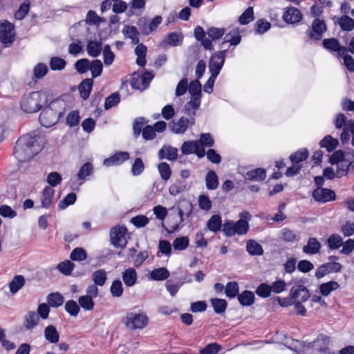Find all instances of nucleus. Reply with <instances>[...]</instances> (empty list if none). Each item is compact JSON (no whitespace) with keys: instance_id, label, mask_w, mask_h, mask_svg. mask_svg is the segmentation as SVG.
I'll return each instance as SVG.
<instances>
[{"instance_id":"2","label":"nucleus","mask_w":354,"mask_h":354,"mask_svg":"<svg viewBox=\"0 0 354 354\" xmlns=\"http://www.w3.org/2000/svg\"><path fill=\"white\" fill-rule=\"evenodd\" d=\"M46 102L45 94L39 91H32L22 97L20 106L24 112L32 113L41 109Z\"/></svg>"},{"instance_id":"48","label":"nucleus","mask_w":354,"mask_h":354,"mask_svg":"<svg viewBox=\"0 0 354 354\" xmlns=\"http://www.w3.org/2000/svg\"><path fill=\"white\" fill-rule=\"evenodd\" d=\"M186 189V183L184 181L176 180L169 189V194L172 196H177L183 193Z\"/></svg>"},{"instance_id":"20","label":"nucleus","mask_w":354,"mask_h":354,"mask_svg":"<svg viewBox=\"0 0 354 354\" xmlns=\"http://www.w3.org/2000/svg\"><path fill=\"white\" fill-rule=\"evenodd\" d=\"M55 196V190L51 187H46L42 192L40 197L41 207L44 208H49L53 202Z\"/></svg>"},{"instance_id":"11","label":"nucleus","mask_w":354,"mask_h":354,"mask_svg":"<svg viewBox=\"0 0 354 354\" xmlns=\"http://www.w3.org/2000/svg\"><path fill=\"white\" fill-rule=\"evenodd\" d=\"M201 144L198 140L185 142L181 147L182 153L183 154L195 153L198 158H203L205 155V151Z\"/></svg>"},{"instance_id":"47","label":"nucleus","mask_w":354,"mask_h":354,"mask_svg":"<svg viewBox=\"0 0 354 354\" xmlns=\"http://www.w3.org/2000/svg\"><path fill=\"white\" fill-rule=\"evenodd\" d=\"M89 70L91 72L92 77L95 78L101 75L103 70V64L100 59H95L90 62Z\"/></svg>"},{"instance_id":"15","label":"nucleus","mask_w":354,"mask_h":354,"mask_svg":"<svg viewBox=\"0 0 354 354\" xmlns=\"http://www.w3.org/2000/svg\"><path fill=\"white\" fill-rule=\"evenodd\" d=\"M315 201L319 203H326L335 199V192L329 189L317 188L313 192Z\"/></svg>"},{"instance_id":"37","label":"nucleus","mask_w":354,"mask_h":354,"mask_svg":"<svg viewBox=\"0 0 354 354\" xmlns=\"http://www.w3.org/2000/svg\"><path fill=\"white\" fill-rule=\"evenodd\" d=\"M102 45L101 41H88L86 46V50L88 55L93 57H98L102 51Z\"/></svg>"},{"instance_id":"61","label":"nucleus","mask_w":354,"mask_h":354,"mask_svg":"<svg viewBox=\"0 0 354 354\" xmlns=\"http://www.w3.org/2000/svg\"><path fill=\"white\" fill-rule=\"evenodd\" d=\"M350 153H344L342 151L339 150L334 152L330 157L329 161L332 165H336L342 161H344L348 158V156Z\"/></svg>"},{"instance_id":"4","label":"nucleus","mask_w":354,"mask_h":354,"mask_svg":"<svg viewBox=\"0 0 354 354\" xmlns=\"http://www.w3.org/2000/svg\"><path fill=\"white\" fill-rule=\"evenodd\" d=\"M125 326L130 330L142 329L148 324V317L143 313H127L122 319Z\"/></svg>"},{"instance_id":"64","label":"nucleus","mask_w":354,"mask_h":354,"mask_svg":"<svg viewBox=\"0 0 354 354\" xmlns=\"http://www.w3.org/2000/svg\"><path fill=\"white\" fill-rule=\"evenodd\" d=\"M77 196L75 193H70L66 196V197L59 202L58 206L60 209L66 208L68 205H73L76 201Z\"/></svg>"},{"instance_id":"39","label":"nucleus","mask_w":354,"mask_h":354,"mask_svg":"<svg viewBox=\"0 0 354 354\" xmlns=\"http://www.w3.org/2000/svg\"><path fill=\"white\" fill-rule=\"evenodd\" d=\"M337 24L344 31H351L354 28V20L346 15H342Z\"/></svg>"},{"instance_id":"63","label":"nucleus","mask_w":354,"mask_h":354,"mask_svg":"<svg viewBox=\"0 0 354 354\" xmlns=\"http://www.w3.org/2000/svg\"><path fill=\"white\" fill-rule=\"evenodd\" d=\"M239 285L236 282H229L225 286V294L229 298H234L239 292Z\"/></svg>"},{"instance_id":"38","label":"nucleus","mask_w":354,"mask_h":354,"mask_svg":"<svg viewBox=\"0 0 354 354\" xmlns=\"http://www.w3.org/2000/svg\"><path fill=\"white\" fill-rule=\"evenodd\" d=\"M339 287V283L335 281H330L326 283H322L319 287V292L323 296H328L330 293L334 290H336Z\"/></svg>"},{"instance_id":"59","label":"nucleus","mask_w":354,"mask_h":354,"mask_svg":"<svg viewBox=\"0 0 354 354\" xmlns=\"http://www.w3.org/2000/svg\"><path fill=\"white\" fill-rule=\"evenodd\" d=\"M110 292L111 295L114 297H120L122 296L123 293V287L121 281H113L110 288Z\"/></svg>"},{"instance_id":"8","label":"nucleus","mask_w":354,"mask_h":354,"mask_svg":"<svg viewBox=\"0 0 354 354\" xmlns=\"http://www.w3.org/2000/svg\"><path fill=\"white\" fill-rule=\"evenodd\" d=\"M126 234L127 228L125 227L115 226L113 227L110 232V239L112 245L118 248H124L127 243Z\"/></svg>"},{"instance_id":"55","label":"nucleus","mask_w":354,"mask_h":354,"mask_svg":"<svg viewBox=\"0 0 354 354\" xmlns=\"http://www.w3.org/2000/svg\"><path fill=\"white\" fill-rule=\"evenodd\" d=\"M328 245L330 249H337L343 244V240L339 234H332L327 240Z\"/></svg>"},{"instance_id":"60","label":"nucleus","mask_w":354,"mask_h":354,"mask_svg":"<svg viewBox=\"0 0 354 354\" xmlns=\"http://www.w3.org/2000/svg\"><path fill=\"white\" fill-rule=\"evenodd\" d=\"M202 86L199 80H195L190 82L188 91L192 96L201 95Z\"/></svg>"},{"instance_id":"21","label":"nucleus","mask_w":354,"mask_h":354,"mask_svg":"<svg viewBox=\"0 0 354 354\" xmlns=\"http://www.w3.org/2000/svg\"><path fill=\"white\" fill-rule=\"evenodd\" d=\"M353 160V155H348V158L344 160V161H342L337 165L336 169V176L338 178L346 176L348 173V171L350 170V168H354V165H352L351 160Z\"/></svg>"},{"instance_id":"18","label":"nucleus","mask_w":354,"mask_h":354,"mask_svg":"<svg viewBox=\"0 0 354 354\" xmlns=\"http://www.w3.org/2000/svg\"><path fill=\"white\" fill-rule=\"evenodd\" d=\"M283 19L288 24H296L301 20L302 15L299 9L290 7L283 12Z\"/></svg>"},{"instance_id":"9","label":"nucleus","mask_w":354,"mask_h":354,"mask_svg":"<svg viewBox=\"0 0 354 354\" xmlns=\"http://www.w3.org/2000/svg\"><path fill=\"white\" fill-rule=\"evenodd\" d=\"M326 30L327 26L324 20L316 18L313 20L311 28L307 30L306 35L313 40L319 41Z\"/></svg>"},{"instance_id":"22","label":"nucleus","mask_w":354,"mask_h":354,"mask_svg":"<svg viewBox=\"0 0 354 354\" xmlns=\"http://www.w3.org/2000/svg\"><path fill=\"white\" fill-rule=\"evenodd\" d=\"M321 244L317 239L310 237L307 241V244L303 247V252L308 254H315L319 252Z\"/></svg>"},{"instance_id":"23","label":"nucleus","mask_w":354,"mask_h":354,"mask_svg":"<svg viewBox=\"0 0 354 354\" xmlns=\"http://www.w3.org/2000/svg\"><path fill=\"white\" fill-rule=\"evenodd\" d=\"M122 277L126 286L131 287L136 283L138 275L134 268H129L122 272Z\"/></svg>"},{"instance_id":"27","label":"nucleus","mask_w":354,"mask_h":354,"mask_svg":"<svg viewBox=\"0 0 354 354\" xmlns=\"http://www.w3.org/2000/svg\"><path fill=\"white\" fill-rule=\"evenodd\" d=\"M93 84V80L91 78H86L80 84L78 88L82 99L86 100L88 98L92 90Z\"/></svg>"},{"instance_id":"28","label":"nucleus","mask_w":354,"mask_h":354,"mask_svg":"<svg viewBox=\"0 0 354 354\" xmlns=\"http://www.w3.org/2000/svg\"><path fill=\"white\" fill-rule=\"evenodd\" d=\"M48 109L53 111L59 118L64 113L65 109V102L60 99H55L46 106Z\"/></svg>"},{"instance_id":"50","label":"nucleus","mask_w":354,"mask_h":354,"mask_svg":"<svg viewBox=\"0 0 354 354\" xmlns=\"http://www.w3.org/2000/svg\"><path fill=\"white\" fill-rule=\"evenodd\" d=\"M189 240L187 236L178 237L173 241V247L175 250L181 251L185 250L189 246Z\"/></svg>"},{"instance_id":"33","label":"nucleus","mask_w":354,"mask_h":354,"mask_svg":"<svg viewBox=\"0 0 354 354\" xmlns=\"http://www.w3.org/2000/svg\"><path fill=\"white\" fill-rule=\"evenodd\" d=\"M206 187L209 190H214L218 185V178L216 172L213 170H209L205 176Z\"/></svg>"},{"instance_id":"29","label":"nucleus","mask_w":354,"mask_h":354,"mask_svg":"<svg viewBox=\"0 0 354 354\" xmlns=\"http://www.w3.org/2000/svg\"><path fill=\"white\" fill-rule=\"evenodd\" d=\"M147 48L143 44H138L135 48V54L137 56L136 64L140 66H145L146 64V55Z\"/></svg>"},{"instance_id":"26","label":"nucleus","mask_w":354,"mask_h":354,"mask_svg":"<svg viewBox=\"0 0 354 354\" xmlns=\"http://www.w3.org/2000/svg\"><path fill=\"white\" fill-rule=\"evenodd\" d=\"M160 159L175 160L178 156V149L170 146H164L158 152Z\"/></svg>"},{"instance_id":"51","label":"nucleus","mask_w":354,"mask_h":354,"mask_svg":"<svg viewBox=\"0 0 354 354\" xmlns=\"http://www.w3.org/2000/svg\"><path fill=\"white\" fill-rule=\"evenodd\" d=\"M49 65L53 71H61L66 67V62L62 58L53 57L50 60Z\"/></svg>"},{"instance_id":"19","label":"nucleus","mask_w":354,"mask_h":354,"mask_svg":"<svg viewBox=\"0 0 354 354\" xmlns=\"http://www.w3.org/2000/svg\"><path fill=\"white\" fill-rule=\"evenodd\" d=\"M195 124V118L181 117L177 123L173 122L172 130L174 133H184L189 126Z\"/></svg>"},{"instance_id":"43","label":"nucleus","mask_w":354,"mask_h":354,"mask_svg":"<svg viewBox=\"0 0 354 354\" xmlns=\"http://www.w3.org/2000/svg\"><path fill=\"white\" fill-rule=\"evenodd\" d=\"M214 310L217 314H221L225 311L227 302L225 299L214 298L210 300Z\"/></svg>"},{"instance_id":"34","label":"nucleus","mask_w":354,"mask_h":354,"mask_svg":"<svg viewBox=\"0 0 354 354\" xmlns=\"http://www.w3.org/2000/svg\"><path fill=\"white\" fill-rule=\"evenodd\" d=\"M246 250L251 255L260 256L263 254L262 246L253 239L248 241L246 244Z\"/></svg>"},{"instance_id":"13","label":"nucleus","mask_w":354,"mask_h":354,"mask_svg":"<svg viewBox=\"0 0 354 354\" xmlns=\"http://www.w3.org/2000/svg\"><path fill=\"white\" fill-rule=\"evenodd\" d=\"M324 48L330 52L337 53V57H343L348 52L346 47L342 46L336 38L324 39L322 41Z\"/></svg>"},{"instance_id":"52","label":"nucleus","mask_w":354,"mask_h":354,"mask_svg":"<svg viewBox=\"0 0 354 354\" xmlns=\"http://www.w3.org/2000/svg\"><path fill=\"white\" fill-rule=\"evenodd\" d=\"M87 257L86 250L82 248H75L72 250L70 254V258L73 261H82L85 260Z\"/></svg>"},{"instance_id":"54","label":"nucleus","mask_w":354,"mask_h":354,"mask_svg":"<svg viewBox=\"0 0 354 354\" xmlns=\"http://www.w3.org/2000/svg\"><path fill=\"white\" fill-rule=\"evenodd\" d=\"M158 170L163 180L169 179L171 175V170L167 162H161L158 165Z\"/></svg>"},{"instance_id":"45","label":"nucleus","mask_w":354,"mask_h":354,"mask_svg":"<svg viewBox=\"0 0 354 354\" xmlns=\"http://www.w3.org/2000/svg\"><path fill=\"white\" fill-rule=\"evenodd\" d=\"M48 67L44 63L37 64L33 68L32 80H40L48 73Z\"/></svg>"},{"instance_id":"12","label":"nucleus","mask_w":354,"mask_h":354,"mask_svg":"<svg viewBox=\"0 0 354 354\" xmlns=\"http://www.w3.org/2000/svg\"><path fill=\"white\" fill-rule=\"evenodd\" d=\"M290 296L295 302H304L309 299L310 294L306 286L297 284L292 286L290 289Z\"/></svg>"},{"instance_id":"62","label":"nucleus","mask_w":354,"mask_h":354,"mask_svg":"<svg viewBox=\"0 0 354 354\" xmlns=\"http://www.w3.org/2000/svg\"><path fill=\"white\" fill-rule=\"evenodd\" d=\"M272 292L270 285L267 283H261L256 290L258 296L262 298H267L270 296Z\"/></svg>"},{"instance_id":"5","label":"nucleus","mask_w":354,"mask_h":354,"mask_svg":"<svg viewBox=\"0 0 354 354\" xmlns=\"http://www.w3.org/2000/svg\"><path fill=\"white\" fill-rule=\"evenodd\" d=\"M250 228L247 221L239 219L236 222L232 221H226L223 225V231L227 236H232L235 234L244 235L247 234Z\"/></svg>"},{"instance_id":"6","label":"nucleus","mask_w":354,"mask_h":354,"mask_svg":"<svg viewBox=\"0 0 354 354\" xmlns=\"http://www.w3.org/2000/svg\"><path fill=\"white\" fill-rule=\"evenodd\" d=\"M330 339L324 335H319L317 339L305 344L304 346V351L307 352L308 348H312L314 351L322 354H330Z\"/></svg>"},{"instance_id":"32","label":"nucleus","mask_w":354,"mask_h":354,"mask_svg":"<svg viewBox=\"0 0 354 354\" xmlns=\"http://www.w3.org/2000/svg\"><path fill=\"white\" fill-rule=\"evenodd\" d=\"M39 322V316L35 311H28L24 317V326L26 329L32 330Z\"/></svg>"},{"instance_id":"57","label":"nucleus","mask_w":354,"mask_h":354,"mask_svg":"<svg viewBox=\"0 0 354 354\" xmlns=\"http://www.w3.org/2000/svg\"><path fill=\"white\" fill-rule=\"evenodd\" d=\"M78 302L80 306L86 310H93L95 306L93 298L86 295L81 296L78 299Z\"/></svg>"},{"instance_id":"14","label":"nucleus","mask_w":354,"mask_h":354,"mask_svg":"<svg viewBox=\"0 0 354 354\" xmlns=\"http://www.w3.org/2000/svg\"><path fill=\"white\" fill-rule=\"evenodd\" d=\"M59 117L53 111L44 107L39 115V122L45 127H50L59 121Z\"/></svg>"},{"instance_id":"1","label":"nucleus","mask_w":354,"mask_h":354,"mask_svg":"<svg viewBox=\"0 0 354 354\" xmlns=\"http://www.w3.org/2000/svg\"><path fill=\"white\" fill-rule=\"evenodd\" d=\"M44 144L41 134H21L16 141L14 155L19 162L30 161L42 150Z\"/></svg>"},{"instance_id":"16","label":"nucleus","mask_w":354,"mask_h":354,"mask_svg":"<svg viewBox=\"0 0 354 354\" xmlns=\"http://www.w3.org/2000/svg\"><path fill=\"white\" fill-rule=\"evenodd\" d=\"M129 158V153L126 151H119L106 158L103 161V165L106 167L118 166Z\"/></svg>"},{"instance_id":"42","label":"nucleus","mask_w":354,"mask_h":354,"mask_svg":"<svg viewBox=\"0 0 354 354\" xmlns=\"http://www.w3.org/2000/svg\"><path fill=\"white\" fill-rule=\"evenodd\" d=\"M308 156V151L306 149H301L290 156L292 163L299 165L300 162L305 160Z\"/></svg>"},{"instance_id":"3","label":"nucleus","mask_w":354,"mask_h":354,"mask_svg":"<svg viewBox=\"0 0 354 354\" xmlns=\"http://www.w3.org/2000/svg\"><path fill=\"white\" fill-rule=\"evenodd\" d=\"M94 168L92 163L87 162L83 164L80 168L77 174L72 176L69 180L70 187L73 190H79L80 187L82 185L86 180H88V177L92 176Z\"/></svg>"},{"instance_id":"44","label":"nucleus","mask_w":354,"mask_h":354,"mask_svg":"<svg viewBox=\"0 0 354 354\" xmlns=\"http://www.w3.org/2000/svg\"><path fill=\"white\" fill-rule=\"evenodd\" d=\"M47 301L52 307H59L64 303V297L58 292L50 293L47 297Z\"/></svg>"},{"instance_id":"36","label":"nucleus","mask_w":354,"mask_h":354,"mask_svg":"<svg viewBox=\"0 0 354 354\" xmlns=\"http://www.w3.org/2000/svg\"><path fill=\"white\" fill-rule=\"evenodd\" d=\"M222 226L221 217L218 214H214L210 217L207 223V229L212 232H216L219 231Z\"/></svg>"},{"instance_id":"58","label":"nucleus","mask_w":354,"mask_h":354,"mask_svg":"<svg viewBox=\"0 0 354 354\" xmlns=\"http://www.w3.org/2000/svg\"><path fill=\"white\" fill-rule=\"evenodd\" d=\"M120 100V95L118 93H113L105 99L104 108L108 110L117 105Z\"/></svg>"},{"instance_id":"56","label":"nucleus","mask_w":354,"mask_h":354,"mask_svg":"<svg viewBox=\"0 0 354 354\" xmlns=\"http://www.w3.org/2000/svg\"><path fill=\"white\" fill-rule=\"evenodd\" d=\"M90 61L86 58L78 59L75 64V68L80 74H84L88 71Z\"/></svg>"},{"instance_id":"30","label":"nucleus","mask_w":354,"mask_h":354,"mask_svg":"<svg viewBox=\"0 0 354 354\" xmlns=\"http://www.w3.org/2000/svg\"><path fill=\"white\" fill-rule=\"evenodd\" d=\"M25 278L22 275L15 276L9 283V289L12 295H15L25 284Z\"/></svg>"},{"instance_id":"41","label":"nucleus","mask_w":354,"mask_h":354,"mask_svg":"<svg viewBox=\"0 0 354 354\" xmlns=\"http://www.w3.org/2000/svg\"><path fill=\"white\" fill-rule=\"evenodd\" d=\"M240 304L243 306H251L254 301V295L252 292L245 290L238 296Z\"/></svg>"},{"instance_id":"31","label":"nucleus","mask_w":354,"mask_h":354,"mask_svg":"<svg viewBox=\"0 0 354 354\" xmlns=\"http://www.w3.org/2000/svg\"><path fill=\"white\" fill-rule=\"evenodd\" d=\"M338 145V140L333 138L330 135H327L320 142L321 147L325 148L328 152L335 150Z\"/></svg>"},{"instance_id":"53","label":"nucleus","mask_w":354,"mask_h":354,"mask_svg":"<svg viewBox=\"0 0 354 354\" xmlns=\"http://www.w3.org/2000/svg\"><path fill=\"white\" fill-rule=\"evenodd\" d=\"M254 19L253 8H248L239 17V21L241 25L248 24Z\"/></svg>"},{"instance_id":"24","label":"nucleus","mask_w":354,"mask_h":354,"mask_svg":"<svg viewBox=\"0 0 354 354\" xmlns=\"http://www.w3.org/2000/svg\"><path fill=\"white\" fill-rule=\"evenodd\" d=\"M45 339L50 344H56L59 342V334L53 325H48L44 330Z\"/></svg>"},{"instance_id":"46","label":"nucleus","mask_w":354,"mask_h":354,"mask_svg":"<svg viewBox=\"0 0 354 354\" xmlns=\"http://www.w3.org/2000/svg\"><path fill=\"white\" fill-rule=\"evenodd\" d=\"M92 280L95 285L102 286L106 280V272L102 269L95 271L92 274Z\"/></svg>"},{"instance_id":"10","label":"nucleus","mask_w":354,"mask_h":354,"mask_svg":"<svg viewBox=\"0 0 354 354\" xmlns=\"http://www.w3.org/2000/svg\"><path fill=\"white\" fill-rule=\"evenodd\" d=\"M14 26L7 21L0 22V42L7 47L14 41Z\"/></svg>"},{"instance_id":"40","label":"nucleus","mask_w":354,"mask_h":354,"mask_svg":"<svg viewBox=\"0 0 354 354\" xmlns=\"http://www.w3.org/2000/svg\"><path fill=\"white\" fill-rule=\"evenodd\" d=\"M169 276V270L165 268H160L153 270L150 273V277L154 281H162Z\"/></svg>"},{"instance_id":"7","label":"nucleus","mask_w":354,"mask_h":354,"mask_svg":"<svg viewBox=\"0 0 354 354\" xmlns=\"http://www.w3.org/2000/svg\"><path fill=\"white\" fill-rule=\"evenodd\" d=\"M227 50H219L213 54L209 59V70L212 75L218 76L224 65Z\"/></svg>"},{"instance_id":"35","label":"nucleus","mask_w":354,"mask_h":354,"mask_svg":"<svg viewBox=\"0 0 354 354\" xmlns=\"http://www.w3.org/2000/svg\"><path fill=\"white\" fill-rule=\"evenodd\" d=\"M241 41V36L237 31H232L227 33L225 35L224 41L220 44V48H223V46L229 42L232 46H237Z\"/></svg>"},{"instance_id":"25","label":"nucleus","mask_w":354,"mask_h":354,"mask_svg":"<svg viewBox=\"0 0 354 354\" xmlns=\"http://www.w3.org/2000/svg\"><path fill=\"white\" fill-rule=\"evenodd\" d=\"M245 178L252 181H262L266 178V172L264 169L257 168L247 171Z\"/></svg>"},{"instance_id":"49","label":"nucleus","mask_w":354,"mask_h":354,"mask_svg":"<svg viewBox=\"0 0 354 354\" xmlns=\"http://www.w3.org/2000/svg\"><path fill=\"white\" fill-rule=\"evenodd\" d=\"M74 268L75 264L69 260L61 262L57 266V270L65 275H70Z\"/></svg>"},{"instance_id":"17","label":"nucleus","mask_w":354,"mask_h":354,"mask_svg":"<svg viewBox=\"0 0 354 354\" xmlns=\"http://www.w3.org/2000/svg\"><path fill=\"white\" fill-rule=\"evenodd\" d=\"M335 125L339 129L344 127L342 133H354V122L351 120H347L346 116L342 113H339L337 115Z\"/></svg>"}]
</instances>
